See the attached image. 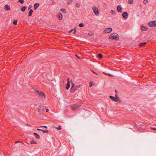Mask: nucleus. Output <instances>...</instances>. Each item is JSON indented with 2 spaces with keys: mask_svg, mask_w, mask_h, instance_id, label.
Segmentation results:
<instances>
[{
  "mask_svg": "<svg viewBox=\"0 0 156 156\" xmlns=\"http://www.w3.org/2000/svg\"><path fill=\"white\" fill-rule=\"evenodd\" d=\"M110 38L116 41L119 40V36L116 33H114L111 34L109 36Z\"/></svg>",
  "mask_w": 156,
  "mask_h": 156,
  "instance_id": "1",
  "label": "nucleus"
},
{
  "mask_svg": "<svg viewBox=\"0 0 156 156\" xmlns=\"http://www.w3.org/2000/svg\"><path fill=\"white\" fill-rule=\"evenodd\" d=\"M79 87V86L75 85V84L73 83H72L71 89L73 92H74L78 89Z\"/></svg>",
  "mask_w": 156,
  "mask_h": 156,
  "instance_id": "2",
  "label": "nucleus"
},
{
  "mask_svg": "<svg viewBox=\"0 0 156 156\" xmlns=\"http://www.w3.org/2000/svg\"><path fill=\"white\" fill-rule=\"evenodd\" d=\"M92 10L96 16H99V13L98 10V8L95 6H93Z\"/></svg>",
  "mask_w": 156,
  "mask_h": 156,
  "instance_id": "3",
  "label": "nucleus"
},
{
  "mask_svg": "<svg viewBox=\"0 0 156 156\" xmlns=\"http://www.w3.org/2000/svg\"><path fill=\"white\" fill-rule=\"evenodd\" d=\"M38 107H39V108H38V112L41 114L43 112L44 110V107L43 105H39Z\"/></svg>",
  "mask_w": 156,
  "mask_h": 156,
  "instance_id": "4",
  "label": "nucleus"
},
{
  "mask_svg": "<svg viewBox=\"0 0 156 156\" xmlns=\"http://www.w3.org/2000/svg\"><path fill=\"white\" fill-rule=\"evenodd\" d=\"M148 25L150 27H154L156 26V21H151L148 23Z\"/></svg>",
  "mask_w": 156,
  "mask_h": 156,
  "instance_id": "5",
  "label": "nucleus"
},
{
  "mask_svg": "<svg viewBox=\"0 0 156 156\" xmlns=\"http://www.w3.org/2000/svg\"><path fill=\"white\" fill-rule=\"evenodd\" d=\"M36 92L38 94L40 97L44 98H45V94L42 91L37 90H36Z\"/></svg>",
  "mask_w": 156,
  "mask_h": 156,
  "instance_id": "6",
  "label": "nucleus"
},
{
  "mask_svg": "<svg viewBox=\"0 0 156 156\" xmlns=\"http://www.w3.org/2000/svg\"><path fill=\"white\" fill-rule=\"evenodd\" d=\"M80 106V105L79 104H76L73 105L72 107V110H75L77 109Z\"/></svg>",
  "mask_w": 156,
  "mask_h": 156,
  "instance_id": "7",
  "label": "nucleus"
},
{
  "mask_svg": "<svg viewBox=\"0 0 156 156\" xmlns=\"http://www.w3.org/2000/svg\"><path fill=\"white\" fill-rule=\"evenodd\" d=\"M112 30V29L111 28H108L104 30V33H109Z\"/></svg>",
  "mask_w": 156,
  "mask_h": 156,
  "instance_id": "8",
  "label": "nucleus"
},
{
  "mask_svg": "<svg viewBox=\"0 0 156 156\" xmlns=\"http://www.w3.org/2000/svg\"><path fill=\"white\" fill-rule=\"evenodd\" d=\"M122 16L125 19H126L128 17V14L126 12H123L122 14Z\"/></svg>",
  "mask_w": 156,
  "mask_h": 156,
  "instance_id": "9",
  "label": "nucleus"
},
{
  "mask_svg": "<svg viewBox=\"0 0 156 156\" xmlns=\"http://www.w3.org/2000/svg\"><path fill=\"white\" fill-rule=\"evenodd\" d=\"M67 83L66 85V89L67 90H68L70 87V83H69V78L67 79Z\"/></svg>",
  "mask_w": 156,
  "mask_h": 156,
  "instance_id": "10",
  "label": "nucleus"
},
{
  "mask_svg": "<svg viewBox=\"0 0 156 156\" xmlns=\"http://www.w3.org/2000/svg\"><path fill=\"white\" fill-rule=\"evenodd\" d=\"M117 11L119 12H122V8L120 5H118L117 7Z\"/></svg>",
  "mask_w": 156,
  "mask_h": 156,
  "instance_id": "11",
  "label": "nucleus"
},
{
  "mask_svg": "<svg viewBox=\"0 0 156 156\" xmlns=\"http://www.w3.org/2000/svg\"><path fill=\"white\" fill-rule=\"evenodd\" d=\"M5 9L6 11H9L10 9V8L9 6L6 4L5 5Z\"/></svg>",
  "mask_w": 156,
  "mask_h": 156,
  "instance_id": "12",
  "label": "nucleus"
},
{
  "mask_svg": "<svg viewBox=\"0 0 156 156\" xmlns=\"http://www.w3.org/2000/svg\"><path fill=\"white\" fill-rule=\"evenodd\" d=\"M39 3H36L34 4V9L36 10L39 7Z\"/></svg>",
  "mask_w": 156,
  "mask_h": 156,
  "instance_id": "13",
  "label": "nucleus"
},
{
  "mask_svg": "<svg viewBox=\"0 0 156 156\" xmlns=\"http://www.w3.org/2000/svg\"><path fill=\"white\" fill-rule=\"evenodd\" d=\"M58 17L59 20H62V16L61 13H59L58 15Z\"/></svg>",
  "mask_w": 156,
  "mask_h": 156,
  "instance_id": "14",
  "label": "nucleus"
},
{
  "mask_svg": "<svg viewBox=\"0 0 156 156\" xmlns=\"http://www.w3.org/2000/svg\"><path fill=\"white\" fill-rule=\"evenodd\" d=\"M147 29V27H144L143 26H141V30H146Z\"/></svg>",
  "mask_w": 156,
  "mask_h": 156,
  "instance_id": "15",
  "label": "nucleus"
},
{
  "mask_svg": "<svg viewBox=\"0 0 156 156\" xmlns=\"http://www.w3.org/2000/svg\"><path fill=\"white\" fill-rule=\"evenodd\" d=\"M34 134L35 136V137L37 139H39L40 138V136L39 135L37 134V133H34Z\"/></svg>",
  "mask_w": 156,
  "mask_h": 156,
  "instance_id": "16",
  "label": "nucleus"
},
{
  "mask_svg": "<svg viewBox=\"0 0 156 156\" xmlns=\"http://www.w3.org/2000/svg\"><path fill=\"white\" fill-rule=\"evenodd\" d=\"M119 98L118 97H114L113 100L117 102L119 101Z\"/></svg>",
  "mask_w": 156,
  "mask_h": 156,
  "instance_id": "17",
  "label": "nucleus"
},
{
  "mask_svg": "<svg viewBox=\"0 0 156 156\" xmlns=\"http://www.w3.org/2000/svg\"><path fill=\"white\" fill-rule=\"evenodd\" d=\"M32 12H33V10L32 9H30L29 12L28 16H31Z\"/></svg>",
  "mask_w": 156,
  "mask_h": 156,
  "instance_id": "18",
  "label": "nucleus"
},
{
  "mask_svg": "<svg viewBox=\"0 0 156 156\" xmlns=\"http://www.w3.org/2000/svg\"><path fill=\"white\" fill-rule=\"evenodd\" d=\"M26 8L27 7L26 6H24L21 8V10L23 12H24Z\"/></svg>",
  "mask_w": 156,
  "mask_h": 156,
  "instance_id": "19",
  "label": "nucleus"
},
{
  "mask_svg": "<svg viewBox=\"0 0 156 156\" xmlns=\"http://www.w3.org/2000/svg\"><path fill=\"white\" fill-rule=\"evenodd\" d=\"M30 143L31 144H36L37 142L34 140H32L30 141Z\"/></svg>",
  "mask_w": 156,
  "mask_h": 156,
  "instance_id": "20",
  "label": "nucleus"
},
{
  "mask_svg": "<svg viewBox=\"0 0 156 156\" xmlns=\"http://www.w3.org/2000/svg\"><path fill=\"white\" fill-rule=\"evenodd\" d=\"M61 11L64 13H66V10L65 9H62L60 10Z\"/></svg>",
  "mask_w": 156,
  "mask_h": 156,
  "instance_id": "21",
  "label": "nucleus"
},
{
  "mask_svg": "<svg viewBox=\"0 0 156 156\" xmlns=\"http://www.w3.org/2000/svg\"><path fill=\"white\" fill-rule=\"evenodd\" d=\"M147 44L146 42H144L143 43H141L140 44V46H143Z\"/></svg>",
  "mask_w": 156,
  "mask_h": 156,
  "instance_id": "22",
  "label": "nucleus"
},
{
  "mask_svg": "<svg viewBox=\"0 0 156 156\" xmlns=\"http://www.w3.org/2000/svg\"><path fill=\"white\" fill-rule=\"evenodd\" d=\"M98 57L99 58H102L103 57V55L101 54H98Z\"/></svg>",
  "mask_w": 156,
  "mask_h": 156,
  "instance_id": "23",
  "label": "nucleus"
},
{
  "mask_svg": "<svg viewBox=\"0 0 156 156\" xmlns=\"http://www.w3.org/2000/svg\"><path fill=\"white\" fill-rule=\"evenodd\" d=\"M148 2L147 0H144L143 1L145 5L147 4Z\"/></svg>",
  "mask_w": 156,
  "mask_h": 156,
  "instance_id": "24",
  "label": "nucleus"
},
{
  "mask_svg": "<svg viewBox=\"0 0 156 156\" xmlns=\"http://www.w3.org/2000/svg\"><path fill=\"white\" fill-rule=\"evenodd\" d=\"M110 12H111V13L112 14V15H115V12H114V11H113V10H111L110 11Z\"/></svg>",
  "mask_w": 156,
  "mask_h": 156,
  "instance_id": "25",
  "label": "nucleus"
},
{
  "mask_svg": "<svg viewBox=\"0 0 156 156\" xmlns=\"http://www.w3.org/2000/svg\"><path fill=\"white\" fill-rule=\"evenodd\" d=\"M76 6L77 8H79L80 6V5L79 3H76Z\"/></svg>",
  "mask_w": 156,
  "mask_h": 156,
  "instance_id": "26",
  "label": "nucleus"
},
{
  "mask_svg": "<svg viewBox=\"0 0 156 156\" xmlns=\"http://www.w3.org/2000/svg\"><path fill=\"white\" fill-rule=\"evenodd\" d=\"M72 0H68V4L69 5L71 4L72 2Z\"/></svg>",
  "mask_w": 156,
  "mask_h": 156,
  "instance_id": "27",
  "label": "nucleus"
},
{
  "mask_svg": "<svg viewBox=\"0 0 156 156\" xmlns=\"http://www.w3.org/2000/svg\"><path fill=\"white\" fill-rule=\"evenodd\" d=\"M133 0H128V3L129 4H132L133 3Z\"/></svg>",
  "mask_w": 156,
  "mask_h": 156,
  "instance_id": "28",
  "label": "nucleus"
},
{
  "mask_svg": "<svg viewBox=\"0 0 156 156\" xmlns=\"http://www.w3.org/2000/svg\"><path fill=\"white\" fill-rule=\"evenodd\" d=\"M56 129L58 130H60L62 129V127L60 126H59L58 127H56Z\"/></svg>",
  "mask_w": 156,
  "mask_h": 156,
  "instance_id": "29",
  "label": "nucleus"
},
{
  "mask_svg": "<svg viewBox=\"0 0 156 156\" xmlns=\"http://www.w3.org/2000/svg\"><path fill=\"white\" fill-rule=\"evenodd\" d=\"M84 26V25L83 23H81L79 25V26L80 27H83Z\"/></svg>",
  "mask_w": 156,
  "mask_h": 156,
  "instance_id": "30",
  "label": "nucleus"
},
{
  "mask_svg": "<svg viewBox=\"0 0 156 156\" xmlns=\"http://www.w3.org/2000/svg\"><path fill=\"white\" fill-rule=\"evenodd\" d=\"M42 131L44 133H48V130H44L43 129L42 130Z\"/></svg>",
  "mask_w": 156,
  "mask_h": 156,
  "instance_id": "31",
  "label": "nucleus"
},
{
  "mask_svg": "<svg viewBox=\"0 0 156 156\" xmlns=\"http://www.w3.org/2000/svg\"><path fill=\"white\" fill-rule=\"evenodd\" d=\"M18 1L21 4H23L24 2V0H19Z\"/></svg>",
  "mask_w": 156,
  "mask_h": 156,
  "instance_id": "32",
  "label": "nucleus"
},
{
  "mask_svg": "<svg viewBox=\"0 0 156 156\" xmlns=\"http://www.w3.org/2000/svg\"><path fill=\"white\" fill-rule=\"evenodd\" d=\"M76 57L78 58L79 59H81L82 58H81V57L80 56H79L77 55V54H76Z\"/></svg>",
  "mask_w": 156,
  "mask_h": 156,
  "instance_id": "33",
  "label": "nucleus"
},
{
  "mask_svg": "<svg viewBox=\"0 0 156 156\" xmlns=\"http://www.w3.org/2000/svg\"><path fill=\"white\" fill-rule=\"evenodd\" d=\"M17 21H13V23L14 24H15V25H16L17 24Z\"/></svg>",
  "mask_w": 156,
  "mask_h": 156,
  "instance_id": "34",
  "label": "nucleus"
},
{
  "mask_svg": "<svg viewBox=\"0 0 156 156\" xmlns=\"http://www.w3.org/2000/svg\"><path fill=\"white\" fill-rule=\"evenodd\" d=\"M88 35H90V36H91V35H93V33H92V32H90L89 34H88Z\"/></svg>",
  "mask_w": 156,
  "mask_h": 156,
  "instance_id": "35",
  "label": "nucleus"
},
{
  "mask_svg": "<svg viewBox=\"0 0 156 156\" xmlns=\"http://www.w3.org/2000/svg\"><path fill=\"white\" fill-rule=\"evenodd\" d=\"M109 98L112 99V100H113L114 98V97H113V96H109Z\"/></svg>",
  "mask_w": 156,
  "mask_h": 156,
  "instance_id": "36",
  "label": "nucleus"
},
{
  "mask_svg": "<svg viewBox=\"0 0 156 156\" xmlns=\"http://www.w3.org/2000/svg\"><path fill=\"white\" fill-rule=\"evenodd\" d=\"M32 7V6L31 5H30L29 6V7H28V9H30Z\"/></svg>",
  "mask_w": 156,
  "mask_h": 156,
  "instance_id": "37",
  "label": "nucleus"
},
{
  "mask_svg": "<svg viewBox=\"0 0 156 156\" xmlns=\"http://www.w3.org/2000/svg\"><path fill=\"white\" fill-rule=\"evenodd\" d=\"M41 127H43L45 128H47V126H41Z\"/></svg>",
  "mask_w": 156,
  "mask_h": 156,
  "instance_id": "38",
  "label": "nucleus"
},
{
  "mask_svg": "<svg viewBox=\"0 0 156 156\" xmlns=\"http://www.w3.org/2000/svg\"><path fill=\"white\" fill-rule=\"evenodd\" d=\"M151 129H153V130H156V129H155V128H153L152 127H151Z\"/></svg>",
  "mask_w": 156,
  "mask_h": 156,
  "instance_id": "39",
  "label": "nucleus"
},
{
  "mask_svg": "<svg viewBox=\"0 0 156 156\" xmlns=\"http://www.w3.org/2000/svg\"><path fill=\"white\" fill-rule=\"evenodd\" d=\"M92 86V83L91 82L90 83V86L91 87Z\"/></svg>",
  "mask_w": 156,
  "mask_h": 156,
  "instance_id": "40",
  "label": "nucleus"
},
{
  "mask_svg": "<svg viewBox=\"0 0 156 156\" xmlns=\"http://www.w3.org/2000/svg\"><path fill=\"white\" fill-rule=\"evenodd\" d=\"M37 130H39V131H42V129H40L37 128Z\"/></svg>",
  "mask_w": 156,
  "mask_h": 156,
  "instance_id": "41",
  "label": "nucleus"
},
{
  "mask_svg": "<svg viewBox=\"0 0 156 156\" xmlns=\"http://www.w3.org/2000/svg\"><path fill=\"white\" fill-rule=\"evenodd\" d=\"M106 75H107L109 76H112V75L111 74H106Z\"/></svg>",
  "mask_w": 156,
  "mask_h": 156,
  "instance_id": "42",
  "label": "nucleus"
},
{
  "mask_svg": "<svg viewBox=\"0 0 156 156\" xmlns=\"http://www.w3.org/2000/svg\"><path fill=\"white\" fill-rule=\"evenodd\" d=\"M46 111L47 112H48V111H49V110L48 109H46Z\"/></svg>",
  "mask_w": 156,
  "mask_h": 156,
  "instance_id": "43",
  "label": "nucleus"
},
{
  "mask_svg": "<svg viewBox=\"0 0 156 156\" xmlns=\"http://www.w3.org/2000/svg\"><path fill=\"white\" fill-rule=\"evenodd\" d=\"M92 71V72L93 73H94V74H96V75H97V73H95L93 71Z\"/></svg>",
  "mask_w": 156,
  "mask_h": 156,
  "instance_id": "44",
  "label": "nucleus"
},
{
  "mask_svg": "<svg viewBox=\"0 0 156 156\" xmlns=\"http://www.w3.org/2000/svg\"><path fill=\"white\" fill-rule=\"evenodd\" d=\"M73 31V30H70V31H69V32L70 33V32H71Z\"/></svg>",
  "mask_w": 156,
  "mask_h": 156,
  "instance_id": "45",
  "label": "nucleus"
},
{
  "mask_svg": "<svg viewBox=\"0 0 156 156\" xmlns=\"http://www.w3.org/2000/svg\"><path fill=\"white\" fill-rule=\"evenodd\" d=\"M18 142V141H16V143L17 142Z\"/></svg>",
  "mask_w": 156,
  "mask_h": 156,
  "instance_id": "46",
  "label": "nucleus"
},
{
  "mask_svg": "<svg viewBox=\"0 0 156 156\" xmlns=\"http://www.w3.org/2000/svg\"><path fill=\"white\" fill-rule=\"evenodd\" d=\"M75 31H74V32H75Z\"/></svg>",
  "mask_w": 156,
  "mask_h": 156,
  "instance_id": "47",
  "label": "nucleus"
}]
</instances>
